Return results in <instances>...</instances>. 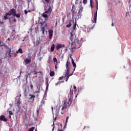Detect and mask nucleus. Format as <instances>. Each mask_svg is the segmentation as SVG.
<instances>
[{
  "label": "nucleus",
  "instance_id": "obj_1",
  "mask_svg": "<svg viewBox=\"0 0 131 131\" xmlns=\"http://www.w3.org/2000/svg\"><path fill=\"white\" fill-rule=\"evenodd\" d=\"M13 16V17H16L17 19H20L21 18V12H18L17 13L16 11V9L12 8L11 9L9 12L6 13V14L4 16V20L9 19V21H11V17L10 16Z\"/></svg>",
  "mask_w": 131,
  "mask_h": 131
},
{
  "label": "nucleus",
  "instance_id": "obj_2",
  "mask_svg": "<svg viewBox=\"0 0 131 131\" xmlns=\"http://www.w3.org/2000/svg\"><path fill=\"white\" fill-rule=\"evenodd\" d=\"M63 104L61 108V114L63 115V114H64V113L66 112V109L67 108H69L70 107V105L72 103V98H70L68 100V102H66V101H63Z\"/></svg>",
  "mask_w": 131,
  "mask_h": 131
},
{
  "label": "nucleus",
  "instance_id": "obj_3",
  "mask_svg": "<svg viewBox=\"0 0 131 131\" xmlns=\"http://www.w3.org/2000/svg\"><path fill=\"white\" fill-rule=\"evenodd\" d=\"M69 65H70V62H69V60H68L67 63H66V69L67 71L66 72V75L64 77H66L67 79H69V77H70V76H71L72 75H69V71H70V69H69Z\"/></svg>",
  "mask_w": 131,
  "mask_h": 131
},
{
  "label": "nucleus",
  "instance_id": "obj_4",
  "mask_svg": "<svg viewBox=\"0 0 131 131\" xmlns=\"http://www.w3.org/2000/svg\"><path fill=\"white\" fill-rule=\"evenodd\" d=\"M40 31L42 32L43 35H45V30L46 29V27H48V25H47V22L43 21L42 23H40Z\"/></svg>",
  "mask_w": 131,
  "mask_h": 131
},
{
  "label": "nucleus",
  "instance_id": "obj_5",
  "mask_svg": "<svg viewBox=\"0 0 131 131\" xmlns=\"http://www.w3.org/2000/svg\"><path fill=\"white\" fill-rule=\"evenodd\" d=\"M9 51L7 52V53H8V58H11V57H13L14 58H16V57H17V56H18L17 53V52H16V53H11L12 52V49L11 48H8Z\"/></svg>",
  "mask_w": 131,
  "mask_h": 131
},
{
  "label": "nucleus",
  "instance_id": "obj_6",
  "mask_svg": "<svg viewBox=\"0 0 131 131\" xmlns=\"http://www.w3.org/2000/svg\"><path fill=\"white\" fill-rule=\"evenodd\" d=\"M45 11V13H47V14L50 16L51 14H52V11H53V5L49 6L48 9H47V7L44 9Z\"/></svg>",
  "mask_w": 131,
  "mask_h": 131
},
{
  "label": "nucleus",
  "instance_id": "obj_7",
  "mask_svg": "<svg viewBox=\"0 0 131 131\" xmlns=\"http://www.w3.org/2000/svg\"><path fill=\"white\" fill-rule=\"evenodd\" d=\"M96 3H97V11L94 14V18H93L94 20H92L93 23H94V22L95 23H97V13H98V1H96Z\"/></svg>",
  "mask_w": 131,
  "mask_h": 131
},
{
  "label": "nucleus",
  "instance_id": "obj_8",
  "mask_svg": "<svg viewBox=\"0 0 131 131\" xmlns=\"http://www.w3.org/2000/svg\"><path fill=\"white\" fill-rule=\"evenodd\" d=\"M72 46H75L76 49H79L81 47V42L79 40L77 42L75 41V44H72Z\"/></svg>",
  "mask_w": 131,
  "mask_h": 131
},
{
  "label": "nucleus",
  "instance_id": "obj_9",
  "mask_svg": "<svg viewBox=\"0 0 131 131\" xmlns=\"http://www.w3.org/2000/svg\"><path fill=\"white\" fill-rule=\"evenodd\" d=\"M35 95L33 94H29V97L27 98L28 100H32V102H34V99H35Z\"/></svg>",
  "mask_w": 131,
  "mask_h": 131
},
{
  "label": "nucleus",
  "instance_id": "obj_10",
  "mask_svg": "<svg viewBox=\"0 0 131 131\" xmlns=\"http://www.w3.org/2000/svg\"><path fill=\"white\" fill-rule=\"evenodd\" d=\"M0 120L4 121V122H7V121H8V119H7L4 115H1L0 116Z\"/></svg>",
  "mask_w": 131,
  "mask_h": 131
},
{
  "label": "nucleus",
  "instance_id": "obj_11",
  "mask_svg": "<svg viewBox=\"0 0 131 131\" xmlns=\"http://www.w3.org/2000/svg\"><path fill=\"white\" fill-rule=\"evenodd\" d=\"M64 47H65V45H64V44H58L56 46V50L57 51H59V50H60V49H62V48H64Z\"/></svg>",
  "mask_w": 131,
  "mask_h": 131
},
{
  "label": "nucleus",
  "instance_id": "obj_12",
  "mask_svg": "<svg viewBox=\"0 0 131 131\" xmlns=\"http://www.w3.org/2000/svg\"><path fill=\"white\" fill-rule=\"evenodd\" d=\"M76 25H77V22L76 21V19L75 21L74 19H73V30H75L76 28Z\"/></svg>",
  "mask_w": 131,
  "mask_h": 131
},
{
  "label": "nucleus",
  "instance_id": "obj_13",
  "mask_svg": "<svg viewBox=\"0 0 131 131\" xmlns=\"http://www.w3.org/2000/svg\"><path fill=\"white\" fill-rule=\"evenodd\" d=\"M41 16L45 18V20H48V19H49V16L50 15H48V13H46V12H45L41 14Z\"/></svg>",
  "mask_w": 131,
  "mask_h": 131
},
{
  "label": "nucleus",
  "instance_id": "obj_14",
  "mask_svg": "<svg viewBox=\"0 0 131 131\" xmlns=\"http://www.w3.org/2000/svg\"><path fill=\"white\" fill-rule=\"evenodd\" d=\"M48 32L49 33V38L51 39L53 37V33H54V31L53 30H49Z\"/></svg>",
  "mask_w": 131,
  "mask_h": 131
},
{
  "label": "nucleus",
  "instance_id": "obj_15",
  "mask_svg": "<svg viewBox=\"0 0 131 131\" xmlns=\"http://www.w3.org/2000/svg\"><path fill=\"white\" fill-rule=\"evenodd\" d=\"M73 24V19L71 20L70 21L69 24L66 25V27H67L68 28L71 27V26Z\"/></svg>",
  "mask_w": 131,
  "mask_h": 131
},
{
  "label": "nucleus",
  "instance_id": "obj_16",
  "mask_svg": "<svg viewBox=\"0 0 131 131\" xmlns=\"http://www.w3.org/2000/svg\"><path fill=\"white\" fill-rule=\"evenodd\" d=\"M25 62L26 64H30L31 63V59L27 58L25 59Z\"/></svg>",
  "mask_w": 131,
  "mask_h": 131
},
{
  "label": "nucleus",
  "instance_id": "obj_17",
  "mask_svg": "<svg viewBox=\"0 0 131 131\" xmlns=\"http://www.w3.org/2000/svg\"><path fill=\"white\" fill-rule=\"evenodd\" d=\"M51 2V0H42V3L44 4L49 5L50 4V2Z\"/></svg>",
  "mask_w": 131,
  "mask_h": 131
},
{
  "label": "nucleus",
  "instance_id": "obj_18",
  "mask_svg": "<svg viewBox=\"0 0 131 131\" xmlns=\"http://www.w3.org/2000/svg\"><path fill=\"white\" fill-rule=\"evenodd\" d=\"M23 54V50H22V49L19 48L17 51H16V54Z\"/></svg>",
  "mask_w": 131,
  "mask_h": 131
},
{
  "label": "nucleus",
  "instance_id": "obj_19",
  "mask_svg": "<svg viewBox=\"0 0 131 131\" xmlns=\"http://www.w3.org/2000/svg\"><path fill=\"white\" fill-rule=\"evenodd\" d=\"M34 45H35V46H38L39 43H40V41L38 40V39H37L35 42H33Z\"/></svg>",
  "mask_w": 131,
  "mask_h": 131
},
{
  "label": "nucleus",
  "instance_id": "obj_20",
  "mask_svg": "<svg viewBox=\"0 0 131 131\" xmlns=\"http://www.w3.org/2000/svg\"><path fill=\"white\" fill-rule=\"evenodd\" d=\"M83 8L82 7H81V8H80V10H79V11H78V14H79V16H80V17H81V13H82V10H83Z\"/></svg>",
  "mask_w": 131,
  "mask_h": 131
},
{
  "label": "nucleus",
  "instance_id": "obj_21",
  "mask_svg": "<svg viewBox=\"0 0 131 131\" xmlns=\"http://www.w3.org/2000/svg\"><path fill=\"white\" fill-rule=\"evenodd\" d=\"M46 90H48L49 89V80L48 79H46Z\"/></svg>",
  "mask_w": 131,
  "mask_h": 131
},
{
  "label": "nucleus",
  "instance_id": "obj_22",
  "mask_svg": "<svg viewBox=\"0 0 131 131\" xmlns=\"http://www.w3.org/2000/svg\"><path fill=\"white\" fill-rule=\"evenodd\" d=\"M71 12L72 17H74L76 15V11L75 10H71Z\"/></svg>",
  "mask_w": 131,
  "mask_h": 131
},
{
  "label": "nucleus",
  "instance_id": "obj_23",
  "mask_svg": "<svg viewBox=\"0 0 131 131\" xmlns=\"http://www.w3.org/2000/svg\"><path fill=\"white\" fill-rule=\"evenodd\" d=\"M54 50H55V44H53L51 45V51L53 52Z\"/></svg>",
  "mask_w": 131,
  "mask_h": 131
},
{
  "label": "nucleus",
  "instance_id": "obj_24",
  "mask_svg": "<svg viewBox=\"0 0 131 131\" xmlns=\"http://www.w3.org/2000/svg\"><path fill=\"white\" fill-rule=\"evenodd\" d=\"M53 62H54V64H56V65H58V60L57 59V58L56 57H54L53 58Z\"/></svg>",
  "mask_w": 131,
  "mask_h": 131
},
{
  "label": "nucleus",
  "instance_id": "obj_25",
  "mask_svg": "<svg viewBox=\"0 0 131 131\" xmlns=\"http://www.w3.org/2000/svg\"><path fill=\"white\" fill-rule=\"evenodd\" d=\"M72 63L73 64V67L75 68H76V63L74 62V60L73 59L72 60Z\"/></svg>",
  "mask_w": 131,
  "mask_h": 131
},
{
  "label": "nucleus",
  "instance_id": "obj_26",
  "mask_svg": "<svg viewBox=\"0 0 131 131\" xmlns=\"http://www.w3.org/2000/svg\"><path fill=\"white\" fill-rule=\"evenodd\" d=\"M61 108V106H59L57 108V106H56V113H59V111H60V109Z\"/></svg>",
  "mask_w": 131,
  "mask_h": 131
},
{
  "label": "nucleus",
  "instance_id": "obj_27",
  "mask_svg": "<svg viewBox=\"0 0 131 131\" xmlns=\"http://www.w3.org/2000/svg\"><path fill=\"white\" fill-rule=\"evenodd\" d=\"M54 75H55V72L54 71H50V76L51 77L54 76Z\"/></svg>",
  "mask_w": 131,
  "mask_h": 131
},
{
  "label": "nucleus",
  "instance_id": "obj_28",
  "mask_svg": "<svg viewBox=\"0 0 131 131\" xmlns=\"http://www.w3.org/2000/svg\"><path fill=\"white\" fill-rule=\"evenodd\" d=\"M70 40H73V34L72 33V32H70Z\"/></svg>",
  "mask_w": 131,
  "mask_h": 131
},
{
  "label": "nucleus",
  "instance_id": "obj_29",
  "mask_svg": "<svg viewBox=\"0 0 131 131\" xmlns=\"http://www.w3.org/2000/svg\"><path fill=\"white\" fill-rule=\"evenodd\" d=\"M31 73H33L34 75H35L37 73V72H36V71H35V70L31 71Z\"/></svg>",
  "mask_w": 131,
  "mask_h": 131
},
{
  "label": "nucleus",
  "instance_id": "obj_30",
  "mask_svg": "<svg viewBox=\"0 0 131 131\" xmlns=\"http://www.w3.org/2000/svg\"><path fill=\"white\" fill-rule=\"evenodd\" d=\"M76 10V9L75 8V6H74V5H73L72 6L71 11H75Z\"/></svg>",
  "mask_w": 131,
  "mask_h": 131
},
{
  "label": "nucleus",
  "instance_id": "obj_31",
  "mask_svg": "<svg viewBox=\"0 0 131 131\" xmlns=\"http://www.w3.org/2000/svg\"><path fill=\"white\" fill-rule=\"evenodd\" d=\"M68 119H69V117L68 116L66 118V125L67 124V123H68Z\"/></svg>",
  "mask_w": 131,
  "mask_h": 131
},
{
  "label": "nucleus",
  "instance_id": "obj_32",
  "mask_svg": "<svg viewBox=\"0 0 131 131\" xmlns=\"http://www.w3.org/2000/svg\"><path fill=\"white\" fill-rule=\"evenodd\" d=\"M26 75V76H28V77H29V76H30L31 75V74H30L28 72H27Z\"/></svg>",
  "mask_w": 131,
  "mask_h": 131
},
{
  "label": "nucleus",
  "instance_id": "obj_33",
  "mask_svg": "<svg viewBox=\"0 0 131 131\" xmlns=\"http://www.w3.org/2000/svg\"><path fill=\"white\" fill-rule=\"evenodd\" d=\"M30 85L31 90H33V85L32 84V83H30Z\"/></svg>",
  "mask_w": 131,
  "mask_h": 131
},
{
  "label": "nucleus",
  "instance_id": "obj_34",
  "mask_svg": "<svg viewBox=\"0 0 131 131\" xmlns=\"http://www.w3.org/2000/svg\"><path fill=\"white\" fill-rule=\"evenodd\" d=\"M88 3V0H83V3L84 4V5H86Z\"/></svg>",
  "mask_w": 131,
  "mask_h": 131
},
{
  "label": "nucleus",
  "instance_id": "obj_35",
  "mask_svg": "<svg viewBox=\"0 0 131 131\" xmlns=\"http://www.w3.org/2000/svg\"><path fill=\"white\" fill-rule=\"evenodd\" d=\"M74 91L75 93H76V92H77V89H76V86H74Z\"/></svg>",
  "mask_w": 131,
  "mask_h": 131
},
{
  "label": "nucleus",
  "instance_id": "obj_36",
  "mask_svg": "<svg viewBox=\"0 0 131 131\" xmlns=\"http://www.w3.org/2000/svg\"><path fill=\"white\" fill-rule=\"evenodd\" d=\"M51 60H52V56H49V59H48V62H50L51 61Z\"/></svg>",
  "mask_w": 131,
  "mask_h": 131
},
{
  "label": "nucleus",
  "instance_id": "obj_37",
  "mask_svg": "<svg viewBox=\"0 0 131 131\" xmlns=\"http://www.w3.org/2000/svg\"><path fill=\"white\" fill-rule=\"evenodd\" d=\"M64 76H62L59 78V80H63V78H64Z\"/></svg>",
  "mask_w": 131,
  "mask_h": 131
},
{
  "label": "nucleus",
  "instance_id": "obj_38",
  "mask_svg": "<svg viewBox=\"0 0 131 131\" xmlns=\"http://www.w3.org/2000/svg\"><path fill=\"white\" fill-rule=\"evenodd\" d=\"M21 74H22V71H20L19 72V76L18 77V78L19 79L21 77Z\"/></svg>",
  "mask_w": 131,
  "mask_h": 131
},
{
  "label": "nucleus",
  "instance_id": "obj_39",
  "mask_svg": "<svg viewBox=\"0 0 131 131\" xmlns=\"http://www.w3.org/2000/svg\"><path fill=\"white\" fill-rule=\"evenodd\" d=\"M61 83V82L60 81H59V82H58L57 83H55V85H58V84H60Z\"/></svg>",
  "mask_w": 131,
  "mask_h": 131
},
{
  "label": "nucleus",
  "instance_id": "obj_40",
  "mask_svg": "<svg viewBox=\"0 0 131 131\" xmlns=\"http://www.w3.org/2000/svg\"><path fill=\"white\" fill-rule=\"evenodd\" d=\"M24 12H25V15H27V14H28V11H27V10H24Z\"/></svg>",
  "mask_w": 131,
  "mask_h": 131
},
{
  "label": "nucleus",
  "instance_id": "obj_41",
  "mask_svg": "<svg viewBox=\"0 0 131 131\" xmlns=\"http://www.w3.org/2000/svg\"><path fill=\"white\" fill-rule=\"evenodd\" d=\"M9 114H10V115H13V113L11 111H9Z\"/></svg>",
  "mask_w": 131,
  "mask_h": 131
},
{
  "label": "nucleus",
  "instance_id": "obj_42",
  "mask_svg": "<svg viewBox=\"0 0 131 131\" xmlns=\"http://www.w3.org/2000/svg\"><path fill=\"white\" fill-rule=\"evenodd\" d=\"M13 22H17V19H16V17H14L13 20Z\"/></svg>",
  "mask_w": 131,
  "mask_h": 131
},
{
  "label": "nucleus",
  "instance_id": "obj_43",
  "mask_svg": "<svg viewBox=\"0 0 131 131\" xmlns=\"http://www.w3.org/2000/svg\"><path fill=\"white\" fill-rule=\"evenodd\" d=\"M62 23H64V22H65V17H63L62 18Z\"/></svg>",
  "mask_w": 131,
  "mask_h": 131
},
{
  "label": "nucleus",
  "instance_id": "obj_44",
  "mask_svg": "<svg viewBox=\"0 0 131 131\" xmlns=\"http://www.w3.org/2000/svg\"><path fill=\"white\" fill-rule=\"evenodd\" d=\"M26 81H28V76H26Z\"/></svg>",
  "mask_w": 131,
  "mask_h": 131
},
{
  "label": "nucleus",
  "instance_id": "obj_45",
  "mask_svg": "<svg viewBox=\"0 0 131 131\" xmlns=\"http://www.w3.org/2000/svg\"><path fill=\"white\" fill-rule=\"evenodd\" d=\"M70 92L71 93V95H73V91H71V90H70Z\"/></svg>",
  "mask_w": 131,
  "mask_h": 131
},
{
  "label": "nucleus",
  "instance_id": "obj_46",
  "mask_svg": "<svg viewBox=\"0 0 131 131\" xmlns=\"http://www.w3.org/2000/svg\"><path fill=\"white\" fill-rule=\"evenodd\" d=\"M90 6L91 8H93V6L92 5V0L90 1Z\"/></svg>",
  "mask_w": 131,
  "mask_h": 131
},
{
  "label": "nucleus",
  "instance_id": "obj_47",
  "mask_svg": "<svg viewBox=\"0 0 131 131\" xmlns=\"http://www.w3.org/2000/svg\"><path fill=\"white\" fill-rule=\"evenodd\" d=\"M40 93V92L39 91H35V92H34V94H36V93Z\"/></svg>",
  "mask_w": 131,
  "mask_h": 131
},
{
  "label": "nucleus",
  "instance_id": "obj_48",
  "mask_svg": "<svg viewBox=\"0 0 131 131\" xmlns=\"http://www.w3.org/2000/svg\"><path fill=\"white\" fill-rule=\"evenodd\" d=\"M53 125L54 126L53 128V130H54L55 129V123H53Z\"/></svg>",
  "mask_w": 131,
  "mask_h": 131
},
{
  "label": "nucleus",
  "instance_id": "obj_49",
  "mask_svg": "<svg viewBox=\"0 0 131 131\" xmlns=\"http://www.w3.org/2000/svg\"><path fill=\"white\" fill-rule=\"evenodd\" d=\"M57 131H63V129H58Z\"/></svg>",
  "mask_w": 131,
  "mask_h": 131
},
{
  "label": "nucleus",
  "instance_id": "obj_50",
  "mask_svg": "<svg viewBox=\"0 0 131 131\" xmlns=\"http://www.w3.org/2000/svg\"><path fill=\"white\" fill-rule=\"evenodd\" d=\"M37 73H40L41 74H42V73L41 72H40V71L38 72Z\"/></svg>",
  "mask_w": 131,
  "mask_h": 131
},
{
  "label": "nucleus",
  "instance_id": "obj_51",
  "mask_svg": "<svg viewBox=\"0 0 131 131\" xmlns=\"http://www.w3.org/2000/svg\"><path fill=\"white\" fill-rule=\"evenodd\" d=\"M58 64H55V69H57V66Z\"/></svg>",
  "mask_w": 131,
  "mask_h": 131
},
{
  "label": "nucleus",
  "instance_id": "obj_52",
  "mask_svg": "<svg viewBox=\"0 0 131 131\" xmlns=\"http://www.w3.org/2000/svg\"><path fill=\"white\" fill-rule=\"evenodd\" d=\"M78 1V0H76V1H75V4H77Z\"/></svg>",
  "mask_w": 131,
  "mask_h": 131
},
{
  "label": "nucleus",
  "instance_id": "obj_53",
  "mask_svg": "<svg viewBox=\"0 0 131 131\" xmlns=\"http://www.w3.org/2000/svg\"><path fill=\"white\" fill-rule=\"evenodd\" d=\"M112 26H114V24H113V23H112Z\"/></svg>",
  "mask_w": 131,
  "mask_h": 131
},
{
  "label": "nucleus",
  "instance_id": "obj_54",
  "mask_svg": "<svg viewBox=\"0 0 131 131\" xmlns=\"http://www.w3.org/2000/svg\"><path fill=\"white\" fill-rule=\"evenodd\" d=\"M67 81H68V79H66V82H67Z\"/></svg>",
  "mask_w": 131,
  "mask_h": 131
},
{
  "label": "nucleus",
  "instance_id": "obj_55",
  "mask_svg": "<svg viewBox=\"0 0 131 131\" xmlns=\"http://www.w3.org/2000/svg\"><path fill=\"white\" fill-rule=\"evenodd\" d=\"M57 119V118H54V121H56V120Z\"/></svg>",
  "mask_w": 131,
  "mask_h": 131
},
{
  "label": "nucleus",
  "instance_id": "obj_56",
  "mask_svg": "<svg viewBox=\"0 0 131 131\" xmlns=\"http://www.w3.org/2000/svg\"><path fill=\"white\" fill-rule=\"evenodd\" d=\"M7 40H10V38H8Z\"/></svg>",
  "mask_w": 131,
  "mask_h": 131
},
{
  "label": "nucleus",
  "instance_id": "obj_57",
  "mask_svg": "<svg viewBox=\"0 0 131 131\" xmlns=\"http://www.w3.org/2000/svg\"><path fill=\"white\" fill-rule=\"evenodd\" d=\"M35 131H37V128H36Z\"/></svg>",
  "mask_w": 131,
  "mask_h": 131
},
{
  "label": "nucleus",
  "instance_id": "obj_58",
  "mask_svg": "<svg viewBox=\"0 0 131 131\" xmlns=\"http://www.w3.org/2000/svg\"><path fill=\"white\" fill-rule=\"evenodd\" d=\"M37 113H38V110H37Z\"/></svg>",
  "mask_w": 131,
  "mask_h": 131
},
{
  "label": "nucleus",
  "instance_id": "obj_59",
  "mask_svg": "<svg viewBox=\"0 0 131 131\" xmlns=\"http://www.w3.org/2000/svg\"><path fill=\"white\" fill-rule=\"evenodd\" d=\"M28 12H29V13H30V10H29Z\"/></svg>",
  "mask_w": 131,
  "mask_h": 131
},
{
  "label": "nucleus",
  "instance_id": "obj_60",
  "mask_svg": "<svg viewBox=\"0 0 131 131\" xmlns=\"http://www.w3.org/2000/svg\"><path fill=\"white\" fill-rule=\"evenodd\" d=\"M85 128V126H84V129Z\"/></svg>",
  "mask_w": 131,
  "mask_h": 131
},
{
  "label": "nucleus",
  "instance_id": "obj_61",
  "mask_svg": "<svg viewBox=\"0 0 131 131\" xmlns=\"http://www.w3.org/2000/svg\"><path fill=\"white\" fill-rule=\"evenodd\" d=\"M2 43V41H0V45Z\"/></svg>",
  "mask_w": 131,
  "mask_h": 131
},
{
  "label": "nucleus",
  "instance_id": "obj_62",
  "mask_svg": "<svg viewBox=\"0 0 131 131\" xmlns=\"http://www.w3.org/2000/svg\"><path fill=\"white\" fill-rule=\"evenodd\" d=\"M12 31H15V30H13Z\"/></svg>",
  "mask_w": 131,
  "mask_h": 131
},
{
  "label": "nucleus",
  "instance_id": "obj_63",
  "mask_svg": "<svg viewBox=\"0 0 131 131\" xmlns=\"http://www.w3.org/2000/svg\"><path fill=\"white\" fill-rule=\"evenodd\" d=\"M113 2H114V3H115L116 1H113Z\"/></svg>",
  "mask_w": 131,
  "mask_h": 131
},
{
  "label": "nucleus",
  "instance_id": "obj_64",
  "mask_svg": "<svg viewBox=\"0 0 131 131\" xmlns=\"http://www.w3.org/2000/svg\"><path fill=\"white\" fill-rule=\"evenodd\" d=\"M37 97H38V95H37Z\"/></svg>",
  "mask_w": 131,
  "mask_h": 131
}]
</instances>
